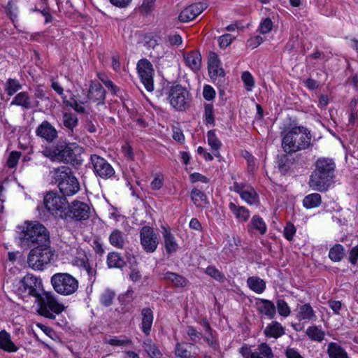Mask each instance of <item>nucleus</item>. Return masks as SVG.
Instances as JSON below:
<instances>
[{"label": "nucleus", "mask_w": 358, "mask_h": 358, "mask_svg": "<svg viewBox=\"0 0 358 358\" xmlns=\"http://www.w3.org/2000/svg\"><path fill=\"white\" fill-rule=\"evenodd\" d=\"M311 135L303 127H295L285 134L282 147L285 152L293 153L308 148L310 145Z\"/></svg>", "instance_id": "nucleus-3"}, {"label": "nucleus", "mask_w": 358, "mask_h": 358, "mask_svg": "<svg viewBox=\"0 0 358 358\" xmlns=\"http://www.w3.org/2000/svg\"><path fill=\"white\" fill-rule=\"evenodd\" d=\"M69 217L76 220H87L90 216V208L89 206L81 201H74L71 205H69Z\"/></svg>", "instance_id": "nucleus-17"}, {"label": "nucleus", "mask_w": 358, "mask_h": 358, "mask_svg": "<svg viewBox=\"0 0 358 358\" xmlns=\"http://www.w3.org/2000/svg\"><path fill=\"white\" fill-rule=\"evenodd\" d=\"M83 152V148L76 143H62L56 146L45 148L41 153L54 162H71L77 155Z\"/></svg>", "instance_id": "nucleus-5"}, {"label": "nucleus", "mask_w": 358, "mask_h": 358, "mask_svg": "<svg viewBox=\"0 0 358 358\" xmlns=\"http://www.w3.org/2000/svg\"><path fill=\"white\" fill-rule=\"evenodd\" d=\"M183 59L187 66L193 72H198L201 67L202 58L199 51H191L183 53Z\"/></svg>", "instance_id": "nucleus-21"}, {"label": "nucleus", "mask_w": 358, "mask_h": 358, "mask_svg": "<svg viewBox=\"0 0 358 358\" xmlns=\"http://www.w3.org/2000/svg\"><path fill=\"white\" fill-rule=\"evenodd\" d=\"M52 257L53 252L50 245L48 246L38 245L29 252L27 263L34 270H43L50 263Z\"/></svg>", "instance_id": "nucleus-8"}, {"label": "nucleus", "mask_w": 358, "mask_h": 358, "mask_svg": "<svg viewBox=\"0 0 358 358\" xmlns=\"http://www.w3.org/2000/svg\"><path fill=\"white\" fill-rule=\"evenodd\" d=\"M168 99L171 106L179 111L187 110L191 103L189 92L179 85L172 86L169 89Z\"/></svg>", "instance_id": "nucleus-10"}, {"label": "nucleus", "mask_w": 358, "mask_h": 358, "mask_svg": "<svg viewBox=\"0 0 358 358\" xmlns=\"http://www.w3.org/2000/svg\"><path fill=\"white\" fill-rule=\"evenodd\" d=\"M215 91L210 85H205L203 90V96L206 100H211L215 97Z\"/></svg>", "instance_id": "nucleus-55"}, {"label": "nucleus", "mask_w": 358, "mask_h": 358, "mask_svg": "<svg viewBox=\"0 0 358 358\" xmlns=\"http://www.w3.org/2000/svg\"><path fill=\"white\" fill-rule=\"evenodd\" d=\"M169 42L172 45H180L182 43V37L179 34H173L168 36Z\"/></svg>", "instance_id": "nucleus-61"}, {"label": "nucleus", "mask_w": 358, "mask_h": 358, "mask_svg": "<svg viewBox=\"0 0 358 358\" xmlns=\"http://www.w3.org/2000/svg\"><path fill=\"white\" fill-rule=\"evenodd\" d=\"M358 259V245L352 248L350 252L349 261L355 264Z\"/></svg>", "instance_id": "nucleus-63"}, {"label": "nucleus", "mask_w": 358, "mask_h": 358, "mask_svg": "<svg viewBox=\"0 0 358 358\" xmlns=\"http://www.w3.org/2000/svg\"><path fill=\"white\" fill-rule=\"evenodd\" d=\"M273 357L271 348L264 343H261L253 352H251V358H273Z\"/></svg>", "instance_id": "nucleus-33"}, {"label": "nucleus", "mask_w": 358, "mask_h": 358, "mask_svg": "<svg viewBox=\"0 0 358 358\" xmlns=\"http://www.w3.org/2000/svg\"><path fill=\"white\" fill-rule=\"evenodd\" d=\"M20 156L21 153L19 152L13 151L10 152L9 157L7 160L8 166L10 168H14L17 165L20 158Z\"/></svg>", "instance_id": "nucleus-53"}, {"label": "nucleus", "mask_w": 358, "mask_h": 358, "mask_svg": "<svg viewBox=\"0 0 358 358\" xmlns=\"http://www.w3.org/2000/svg\"><path fill=\"white\" fill-rule=\"evenodd\" d=\"M155 0H143L141 6L139 7V10L143 14L150 13L155 6Z\"/></svg>", "instance_id": "nucleus-51"}, {"label": "nucleus", "mask_w": 358, "mask_h": 358, "mask_svg": "<svg viewBox=\"0 0 358 358\" xmlns=\"http://www.w3.org/2000/svg\"><path fill=\"white\" fill-rule=\"evenodd\" d=\"M285 355L287 358H303L299 352L294 348H287Z\"/></svg>", "instance_id": "nucleus-64"}, {"label": "nucleus", "mask_w": 358, "mask_h": 358, "mask_svg": "<svg viewBox=\"0 0 358 358\" xmlns=\"http://www.w3.org/2000/svg\"><path fill=\"white\" fill-rule=\"evenodd\" d=\"M242 29L241 24L237 22L225 27V45H230Z\"/></svg>", "instance_id": "nucleus-25"}, {"label": "nucleus", "mask_w": 358, "mask_h": 358, "mask_svg": "<svg viewBox=\"0 0 358 358\" xmlns=\"http://www.w3.org/2000/svg\"><path fill=\"white\" fill-rule=\"evenodd\" d=\"M297 318L299 321L313 320L315 321L317 317L312 306L309 303H306L299 307L297 313Z\"/></svg>", "instance_id": "nucleus-28"}, {"label": "nucleus", "mask_w": 358, "mask_h": 358, "mask_svg": "<svg viewBox=\"0 0 358 358\" xmlns=\"http://www.w3.org/2000/svg\"><path fill=\"white\" fill-rule=\"evenodd\" d=\"M163 279L171 282L174 286L183 287L187 285V280L180 275L172 272H166L163 274Z\"/></svg>", "instance_id": "nucleus-35"}, {"label": "nucleus", "mask_w": 358, "mask_h": 358, "mask_svg": "<svg viewBox=\"0 0 358 358\" xmlns=\"http://www.w3.org/2000/svg\"><path fill=\"white\" fill-rule=\"evenodd\" d=\"M306 335L314 341L322 342L325 336V333L317 326L309 327L306 331Z\"/></svg>", "instance_id": "nucleus-42"}, {"label": "nucleus", "mask_w": 358, "mask_h": 358, "mask_svg": "<svg viewBox=\"0 0 358 358\" xmlns=\"http://www.w3.org/2000/svg\"><path fill=\"white\" fill-rule=\"evenodd\" d=\"M22 245L32 246L50 245L49 234L46 228L37 222H26L20 233Z\"/></svg>", "instance_id": "nucleus-4"}, {"label": "nucleus", "mask_w": 358, "mask_h": 358, "mask_svg": "<svg viewBox=\"0 0 358 358\" xmlns=\"http://www.w3.org/2000/svg\"><path fill=\"white\" fill-rule=\"evenodd\" d=\"M206 273L216 280H220L222 278L221 273L217 269L214 267L209 266L206 268Z\"/></svg>", "instance_id": "nucleus-60"}, {"label": "nucleus", "mask_w": 358, "mask_h": 358, "mask_svg": "<svg viewBox=\"0 0 358 358\" xmlns=\"http://www.w3.org/2000/svg\"><path fill=\"white\" fill-rule=\"evenodd\" d=\"M257 310L262 314L273 318L275 315V307L273 302L271 301L260 299L256 302Z\"/></svg>", "instance_id": "nucleus-24"}, {"label": "nucleus", "mask_w": 358, "mask_h": 358, "mask_svg": "<svg viewBox=\"0 0 358 358\" xmlns=\"http://www.w3.org/2000/svg\"><path fill=\"white\" fill-rule=\"evenodd\" d=\"M175 352L176 355L180 358H190L198 354V348L192 343H178Z\"/></svg>", "instance_id": "nucleus-23"}, {"label": "nucleus", "mask_w": 358, "mask_h": 358, "mask_svg": "<svg viewBox=\"0 0 358 358\" xmlns=\"http://www.w3.org/2000/svg\"><path fill=\"white\" fill-rule=\"evenodd\" d=\"M221 60L214 52H210L208 59V70L210 78L216 80L220 76H224V70L221 67Z\"/></svg>", "instance_id": "nucleus-18"}, {"label": "nucleus", "mask_w": 358, "mask_h": 358, "mask_svg": "<svg viewBox=\"0 0 358 358\" xmlns=\"http://www.w3.org/2000/svg\"><path fill=\"white\" fill-rule=\"evenodd\" d=\"M285 334V329L278 322H272L264 329V334L268 337L278 338Z\"/></svg>", "instance_id": "nucleus-31"}, {"label": "nucleus", "mask_w": 358, "mask_h": 358, "mask_svg": "<svg viewBox=\"0 0 358 358\" xmlns=\"http://www.w3.org/2000/svg\"><path fill=\"white\" fill-rule=\"evenodd\" d=\"M21 88L22 85L17 80L9 78L6 82L5 90L9 96H12Z\"/></svg>", "instance_id": "nucleus-46"}, {"label": "nucleus", "mask_w": 358, "mask_h": 358, "mask_svg": "<svg viewBox=\"0 0 358 358\" xmlns=\"http://www.w3.org/2000/svg\"><path fill=\"white\" fill-rule=\"evenodd\" d=\"M0 348L8 352H14L18 350L12 342L9 334L4 331L0 332Z\"/></svg>", "instance_id": "nucleus-32"}, {"label": "nucleus", "mask_w": 358, "mask_h": 358, "mask_svg": "<svg viewBox=\"0 0 358 358\" xmlns=\"http://www.w3.org/2000/svg\"><path fill=\"white\" fill-rule=\"evenodd\" d=\"M11 106H18L29 110L39 106L38 101H33L27 92H21L15 95L10 103Z\"/></svg>", "instance_id": "nucleus-20"}, {"label": "nucleus", "mask_w": 358, "mask_h": 358, "mask_svg": "<svg viewBox=\"0 0 358 358\" xmlns=\"http://www.w3.org/2000/svg\"><path fill=\"white\" fill-rule=\"evenodd\" d=\"M187 334L191 338L192 341H195L196 338H201V333L196 331L194 327H189L187 331Z\"/></svg>", "instance_id": "nucleus-62"}, {"label": "nucleus", "mask_w": 358, "mask_h": 358, "mask_svg": "<svg viewBox=\"0 0 358 358\" xmlns=\"http://www.w3.org/2000/svg\"><path fill=\"white\" fill-rule=\"evenodd\" d=\"M54 173L59 189L64 195L72 196L79 191V182L69 167L62 166L55 169Z\"/></svg>", "instance_id": "nucleus-6"}, {"label": "nucleus", "mask_w": 358, "mask_h": 358, "mask_svg": "<svg viewBox=\"0 0 358 358\" xmlns=\"http://www.w3.org/2000/svg\"><path fill=\"white\" fill-rule=\"evenodd\" d=\"M126 236L120 230H114L109 236L110 243L117 248H122L125 243Z\"/></svg>", "instance_id": "nucleus-36"}, {"label": "nucleus", "mask_w": 358, "mask_h": 358, "mask_svg": "<svg viewBox=\"0 0 358 358\" xmlns=\"http://www.w3.org/2000/svg\"><path fill=\"white\" fill-rule=\"evenodd\" d=\"M277 309L278 313L283 317H287L289 315L291 310L288 304L282 299H279L277 301Z\"/></svg>", "instance_id": "nucleus-49"}, {"label": "nucleus", "mask_w": 358, "mask_h": 358, "mask_svg": "<svg viewBox=\"0 0 358 358\" xmlns=\"http://www.w3.org/2000/svg\"><path fill=\"white\" fill-rule=\"evenodd\" d=\"M164 245L168 254L176 252L178 245L175 237L168 229H164L163 232Z\"/></svg>", "instance_id": "nucleus-26"}, {"label": "nucleus", "mask_w": 358, "mask_h": 358, "mask_svg": "<svg viewBox=\"0 0 358 358\" xmlns=\"http://www.w3.org/2000/svg\"><path fill=\"white\" fill-rule=\"evenodd\" d=\"M229 209L240 221L245 222L250 217L249 211L244 207L237 206L233 203L229 204Z\"/></svg>", "instance_id": "nucleus-39"}, {"label": "nucleus", "mask_w": 358, "mask_h": 358, "mask_svg": "<svg viewBox=\"0 0 358 358\" xmlns=\"http://www.w3.org/2000/svg\"><path fill=\"white\" fill-rule=\"evenodd\" d=\"M205 120L207 124H213L214 118H213V108L211 104H206L205 105V111H204Z\"/></svg>", "instance_id": "nucleus-54"}, {"label": "nucleus", "mask_w": 358, "mask_h": 358, "mask_svg": "<svg viewBox=\"0 0 358 358\" xmlns=\"http://www.w3.org/2000/svg\"><path fill=\"white\" fill-rule=\"evenodd\" d=\"M264 41L263 38L260 36H257L254 38H250L248 43V45L252 48L254 49L259 46L262 42Z\"/></svg>", "instance_id": "nucleus-58"}, {"label": "nucleus", "mask_w": 358, "mask_h": 358, "mask_svg": "<svg viewBox=\"0 0 358 358\" xmlns=\"http://www.w3.org/2000/svg\"><path fill=\"white\" fill-rule=\"evenodd\" d=\"M241 79L248 92L252 91L255 86V79L249 71H244L242 73Z\"/></svg>", "instance_id": "nucleus-47"}, {"label": "nucleus", "mask_w": 358, "mask_h": 358, "mask_svg": "<svg viewBox=\"0 0 358 358\" xmlns=\"http://www.w3.org/2000/svg\"><path fill=\"white\" fill-rule=\"evenodd\" d=\"M321 202L322 198L318 193L308 194L303 200V206L308 209L318 207Z\"/></svg>", "instance_id": "nucleus-38"}, {"label": "nucleus", "mask_w": 358, "mask_h": 358, "mask_svg": "<svg viewBox=\"0 0 358 358\" xmlns=\"http://www.w3.org/2000/svg\"><path fill=\"white\" fill-rule=\"evenodd\" d=\"M248 285L254 292L258 294L262 293L265 288V282L258 277H250L247 280Z\"/></svg>", "instance_id": "nucleus-40"}, {"label": "nucleus", "mask_w": 358, "mask_h": 358, "mask_svg": "<svg viewBox=\"0 0 358 358\" xmlns=\"http://www.w3.org/2000/svg\"><path fill=\"white\" fill-rule=\"evenodd\" d=\"M114 297V292L106 290L101 296V302L103 306H108L112 304Z\"/></svg>", "instance_id": "nucleus-50"}, {"label": "nucleus", "mask_w": 358, "mask_h": 358, "mask_svg": "<svg viewBox=\"0 0 358 358\" xmlns=\"http://www.w3.org/2000/svg\"><path fill=\"white\" fill-rule=\"evenodd\" d=\"M63 124L68 129L73 130L78 124V120L76 115L71 113H64L63 115Z\"/></svg>", "instance_id": "nucleus-45"}, {"label": "nucleus", "mask_w": 358, "mask_h": 358, "mask_svg": "<svg viewBox=\"0 0 358 358\" xmlns=\"http://www.w3.org/2000/svg\"><path fill=\"white\" fill-rule=\"evenodd\" d=\"M229 189L238 193L241 199L245 201L248 204H256L258 202L257 195L255 191L245 184L235 182L232 186L229 187Z\"/></svg>", "instance_id": "nucleus-16"}, {"label": "nucleus", "mask_w": 358, "mask_h": 358, "mask_svg": "<svg viewBox=\"0 0 358 358\" xmlns=\"http://www.w3.org/2000/svg\"><path fill=\"white\" fill-rule=\"evenodd\" d=\"M37 136L44 138L48 142H52L57 138L56 129L48 121L43 122L36 129Z\"/></svg>", "instance_id": "nucleus-22"}, {"label": "nucleus", "mask_w": 358, "mask_h": 358, "mask_svg": "<svg viewBox=\"0 0 358 358\" xmlns=\"http://www.w3.org/2000/svg\"><path fill=\"white\" fill-rule=\"evenodd\" d=\"M335 163L332 159L321 158L315 163V169L310 176V187L317 192L328 189L334 177Z\"/></svg>", "instance_id": "nucleus-2"}, {"label": "nucleus", "mask_w": 358, "mask_h": 358, "mask_svg": "<svg viewBox=\"0 0 358 358\" xmlns=\"http://www.w3.org/2000/svg\"><path fill=\"white\" fill-rule=\"evenodd\" d=\"M207 141L213 154L217 157H221L220 150L222 148V141L217 138L214 131L210 130L207 133Z\"/></svg>", "instance_id": "nucleus-27"}, {"label": "nucleus", "mask_w": 358, "mask_h": 358, "mask_svg": "<svg viewBox=\"0 0 358 358\" xmlns=\"http://www.w3.org/2000/svg\"><path fill=\"white\" fill-rule=\"evenodd\" d=\"M295 232H296V229H295L294 224H287V226L284 230V234H285V238L287 240L291 241L293 238V236H294V234H295Z\"/></svg>", "instance_id": "nucleus-57"}, {"label": "nucleus", "mask_w": 358, "mask_h": 358, "mask_svg": "<svg viewBox=\"0 0 358 358\" xmlns=\"http://www.w3.org/2000/svg\"><path fill=\"white\" fill-rule=\"evenodd\" d=\"M22 286L27 294L35 297L37 301L41 298L43 292L41 281L31 274L26 275L22 280Z\"/></svg>", "instance_id": "nucleus-14"}, {"label": "nucleus", "mask_w": 358, "mask_h": 358, "mask_svg": "<svg viewBox=\"0 0 358 358\" xmlns=\"http://www.w3.org/2000/svg\"><path fill=\"white\" fill-rule=\"evenodd\" d=\"M272 28L273 22L270 18L267 17L261 22L259 30L261 34H265L268 33L272 29Z\"/></svg>", "instance_id": "nucleus-52"}, {"label": "nucleus", "mask_w": 358, "mask_h": 358, "mask_svg": "<svg viewBox=\"0 0 358 358\" xmlns=\"http://www.w3.org/2000/svg\"><path fill=\"white\" fill-rule=\"evenodd\" d=\"M44 204L48 210L53 216L61 219H68L69 203L66 198L50 192L44 196Z\"/></svg>", "instance_id": "nucleus-7"}, {"label": "nucleus", "mask_w": 358, "mask_h": 358, "mask_svg": "<svg viewBox=\"0 0 358 358\" xmlns=\"http://www.w3.org/2000/svg\"><path fill=\"white\" fill-rule=\"evenodd\" d=\"M137 71L142 83L148 92L154 90L152 64L148 59H143L137 63Z\"/></svg>", "instance_id": "nucleus-12"}, {"label": "nucleus", "mask_w": 358, "mask_h": 358, "mask_svg": "<svg viewBox=\"0 0 358 358\" xmlns=\"http://www.w3.org/2000/svg\"><path fill=\"white\" fill-rule=\"evenodd\" d=\"M107 264L110 268H121L125 262L117 252H110L107 257Z\"/></svg>", "instance_id": "nucleus-43"}, {"label": "nucleus", "mask_w": 358, "mask_h": 358, "mask_svg": "<svg viewBox=\"0 0 358 358\" xmlns=\"http://www.w3.org/2000/svg\"><path fill=\"white\" fill-rule=\"evenodd\" d=\"M73 264L77 266L83 268L90 276L94 275L95 271L90 267L88 258L84 253H79L73 259Z\"/></svg>", "instance_id": "nucleus-34"}, {"label": "nucleus", "mask_w": 358, "mask_h": 358, "mask_svg": "<svg viewBox=\"0 0 358 358\" xmlns=\"http://www.w3.org/2000/svg\"><path fill=\"white\" fill-rule=\"evenodd\" d=\"M163 185V176L161 174L157 175L151 182V187L154 190L159 189Z\"/></svg>", "instance_id": "nucleus-56"}, {"label": "nucleus", "mask_w": 358, "mask_h": 358, "mask_svg": "<svg viewBox=\"0 0 358 358\" xmlns=\"http://www.w3.org/2000/svg\"><path fill=\"white\" fill-rule=\"evenodd\" d=\"M54 289L59 294L68 296L74 294L78 288V281L66 273L54 274L51 278Z\"/></svg>", "instance_id": "nucleus-9"}, {"label": "nucleus", "mask_w": 358, "mask_h": 358, "mask_svg": "<svg viewBox=\"0 0 358 358\" xmlns=\"http://www.w3.org/2000/svg\"><path fill=\"white\" fill-rule=\"evenodd\" d=\"M327 352L329 358H348L347 352L337 343H329L327 345Z\"/></svg>", "instance_id": "nucleus-29"}, {"label": "nucleus", "mask_w": 358, "mask_h": 358, "mask_svg": "<svg viewBox=\"0 0 358 358\" xmlns=\"http://www.w3.org/2000/svg\"><path fill=\"white\" fill-rule=\"evenodd\" d=\"M252 227L258 230L261 234H264L266 231V226L263 220L257 215H255L251 220Z\"/></svg>", "instance_id": "nucleus-48"}, {"label": "nucleus", "mask_w": 358, "mask_h": 358, "mask_svg": "<svg viewBox=\"0 0 358 358\" xmlns=\"http://www.w3.org/2000/svg\"><path fill=\"white\" fill-rule=\"evenodd\" d=\"M140 241L142 248L148 253L154 252L159 245L157 234L148 226H145L140 230Z\"/></svg>", "instance_id": "nucleus-13"}, {"label": "nucleus", "mask_w": 358, "mask_h": 358, "mask_svg": "<svg viewBox=\"0 0 358 358\" xmlns=\"http://www.w3.org/2000/svg\"><path fill=\"white\" fill-rule=\"evenodd\" d=\"M142 330L143 331L148 335L150 334L151 327L153 322V313L152 311L148 308H145L142 310Z\"/></svg>", "instance_id": "nucleus-30"}, {"label": "nucleus", "mask_w": 358, "mask_h": 358, "mask_svg": "<svg viewBox=\"0 0 358 358\" xmlns=\"http://www.w3.org/2000/svg\"><path fill=\"white\" fill-rule=\"evenodd\" d=\"M344 248L341 244H336L329 250V257L334 262H340L344 257Z\"/></svg>", "instance_id": "nucleus-44"}, {"label": "nucleus", "mask_w": 358, "mask_h": 358, "mask_svg": "<svg viewBox=\"0 0 358 358\" xmlns=\"http://www.w3.org/2000/svg\"><path fill=\"white\" fill-rule=\"evenodd\" d=\"M190 178L192 182L201 181L203 183H207L208 182V179L205 176H203L199 173H194L191 174Z\"/></svg>", "instance_id": "nucleus-59"}, {"label": "nucleus", "mask_w": 358, "mask_h": 358, "mask_svg": "<svg viewBox=\"0 0 358 358\" xmlns=\"http://www.w3.org/2000/svg\"><path fill=\"white\" fill-rule=\"evenodd\" d=\"M91 162L95 173L101 178H110L115 173L113 168L103 157L96 155H92L91 156Z\"/></svg>", "instance_id": "nucleus-15"}, {"label": "nucleus", "mask_w": 358, "mask_h": 358, "mask_svg": "<svg viewBox=\"0 0 358 358\" xmlns=\"http://www.w3.org/2000/svg\"><path fill=\"white\" fill-rule=\"evenodd\" d=\"M192 200L194 203L200 208H205L208 205L207 197L204 193L198 189H193L191 192Z\"/></svg>", "instance_id": "nucleus-37"}, {"label": "nucleus", "mask_w": 358, "mask_h": 358, "mask_svg": "<svg viewBox=\"0 0 358 358\" xmlns=\"http://www.w3.org/2000/svg\"><path fill=\"white\" fill-rule=\"evenodd\" d=\"M39 303L38 313L40 315L55 319V315L61 313L65 308L64 306L50 294H44V296L38 301Z\"/></svg>", "instance_id": "nucleus-11"}, {"label": "nucleus", "mask_w": 358, "mask_h": 358, "mask_svg": "<svg viewBox=\"0 0 358 358\" xmlns=\"http://www.w3.org/2000/svg\"><path fill=\"white\" fill-rule=\"evenodd\" d=\"M143 348L150 358H162V354L157 346L151 340L147 339L143 342Z\"/></svg>", "instance_id": "nucleus-41"}, {"label": "nucleus", "mask_w": 358, "mask_h": 358, "mask_svg": "<svg viewBox=\"0 0 358 358\" xmlns=\"http://www.w3.org/2000/svg\"><path fill=\"white\" fill-rule=\"evenodd\" d=\"M104 99L105 90L102 85L92 81L87 92L82 90L80 92H77L69 100H64V102L78 113L89 114L92 112L90 103H103Z\"/></svg>", "instance_id": "nucleus-1"}, {"label": "nucleus", "mask_w": 358, "mask_h": 358, "mask_svg": "<svg viewBox=\"0 0 358 358\" xmlns=\"http://www.w3.org/2000/svg\"><path fill=\"white\" fill-rule=\"evenodd\" d=\"M205 9L203 3H194L184 8L179 14L178 19L182 22H187L195 19Z\"/></svg>", "instance_id": "nucleus-19"}]
</instances>
